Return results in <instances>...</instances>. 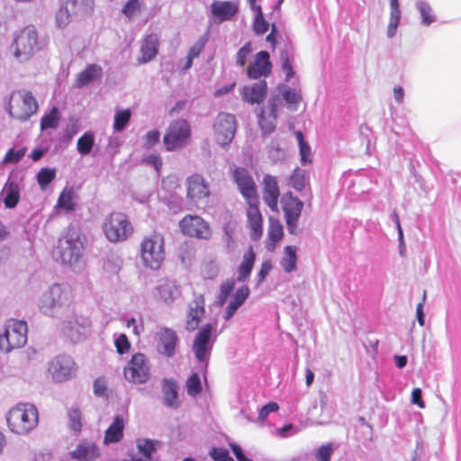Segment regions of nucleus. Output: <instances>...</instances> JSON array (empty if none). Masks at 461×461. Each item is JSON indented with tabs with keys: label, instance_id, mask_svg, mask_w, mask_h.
Here are the masks:
<instances>
[{
	"label": "nucleus",
	"instance_id": "nucleus-1",
	"mask_svg": "<svg viewBox=\"0 0 461 461\" xmlns=\"http://www.w3.org/2000/svg\"><path fill=\"white\" fill-rule=\"evenodd\" d=\"M85 240L80 228L69 224L59 238L57 246L52 251L53 258L65 265L77 263L84 251Z\"/></svg>",
	"mask_w": 461,
	"mask_h": 461
},
{
	"label": "nucleus",
	"instance_id": "nucleus-2",
	"mask_svg": "<svg viewBox=\"0 0 461 461\" xmlns=\"http://www.w3.org/2000/svg\"><path fill=\"white\" fill-rule=\"evenodd\" d=\"M6 422L12 432L19 435L27 434L38 425V410L31 403H18L8 411Z\"/></svg>",
	"mask_w": 461,
	"mask_h": 461
},
{
	"label": "nucleus",
	"instance_id": "nucleus-3",
	"mask_svg": "<svg viewBox=\"0 0 461 461\" xmlns=\"http://www.w3.org/2000/svg\"><path fill=\"white\" fill-rule=\"evenodd\" d=\"M72 302V288L68 285L54 284L41 295L39 307L43 313L55 315Z\"/></svg>",
	"mask_w": 461,
	"mask_h": 461
},
{
	"label": "nucleus",
	"instance_id": "nucleus-4",
	"mask_svg": "<svg viewBox=\"0 0 461 461\" xmlns=\"http://www.w3.org/2000/svg\"><path fill=\"white\" fill-rule=\"evenodd\" d=\"M140 258L143 265L153 270H158L165 259V240L161 233L153 231L145 236L140 242Z\"/></svg>",
	"mask_w": 461,
	"mask_h": 461
},
{
	"label": "nucleus",
	"instance_id": "nucleus-5",
	"mask_svg": "<svg viewBox=\"0 0 461 461\" xmlns=\"http://www.w3.org/2000/svg\"><path fill=\"white\" fill-rule=\"evenodd\" d=\"M38 110V102L31 91L19 89L11 94L8 113L12 118L19 122H26Z\"/></svg>",
	"mask_w": 461,
	"mask_h": 461
},
{
	"label": "nucleus",
	"instance_id": "nucleus-6",
	"mask_svg": "<svg viewBox=\"0 0 461 461\" xmlns=\"http://www.w3.org/2000/svg\"><path fill=\"white\" fill-rule=\"evenodd\" d=\"M103 230L109 241L117 243L126 240L133 228L124 213L113 212L104 220Z\"/></svg>",
	"mask_w": 461,
	"mask_h": 461
},
{
	"label": "nucleus",
	"instance_id": "nucleus-7",
	"mask_svg": "<svg viewBox=\"0 0 461 461\" xmlns=\"http://www.w3.org/2000/svg\"><path fill=\"white\" fill-rule=\"evenodd\" d=\"M37 45V31L32 26H26L14 35L11 49L18 60L25 61L34 54Z\"/></svg>",
	"mask_w": 461,
	"mask_h": 461
},
{
	"label": "nucleus",
	"instance_id": "nucleus-8",
	"mask_svg": "<svg viewBox=\"0 0 461 461\" xmlns=\"http://www.w3.org/2000/svg\"><path fill=\"white\" fill-rule=\"evenodd\" d=\"M27 342V324L23 321L10 320L0 335V351L8 353L23 347Z\"/></svg>",
	"mask_w": 461,
	"mask_h": 461
},
{
	"label": "nucleus",
	"instance_id": "nucleus-9",
	"mask_svg": "<svg viewBox=\"0 0 461 461\" xmlns=\"http://www.w3.org/2000/svg\"><path fill=\"white\" fill-rule=\"evenodd\" d=\"M191 136V127L185 119L173 121L163 137V143L167 151L181 149Z\"/></svg>",
	"mask_w": 461,
	"mask_h": 461
},
{
	"label": "nucleus",
	"instance_id": "nucleus-10",
	"mask_svg": "<svg viewBox=\"0 0 461 461\" xmlns=\"http://www.w3.org/2000/svg\"><path fill=\"white\" fill-rule=\"evenodd\" d=\"M183 235L197 240H208L212 236L210 223L198 214H186L178 222Z\"/></svg>",
	"mask_w": 461,
	"mask_h": 461
},
{
	"label": "nucleus",
	"instance_id": "nucleus-11",
	"mask_svg": "<svg viewBox=\"0 0 461 461\" xmlns=\"http://www.w3.org/2000/svg\"><path fill=\"white\" fill-rule=\"evenodd\" d=\"M93 3V0H60V6L56 14L58 26L65 28L74 18L87 13Z\"/></svg>",
	"mask_w": 461,
	"mask_h": 461
},
{
	"label": "nucleus",
	"instance_id": "nucleus-12",
	"mask_svg": "<svg viewBox=\"0 0 461 461\" xmlns=\"http://www.w3.org/2000/svg\"><path fill=\"white\" fill-rule=\"evenodd\" d=\"M124 378L132 384H145L150 377V368L146 356L135 353L123 368Z\"/></svg>",
	"mask_w": 461,
	"mask_h": 461
},
{
	"label": "nucleus",
	"instance_id": "nucleus-13",
	"mask_svg": "<svg viewBox=\"0 0 461 461\" xmlns=\"http://www.w3.org/2000/svg\"><path fill=\"white\" fill-rule=\"evenodd\" d=\"M237 129V121L233 114L220 113L215 118L213 131L217 142L228 146L233 140Z\"/></svg>",
	"mask_w": 461,
	"mask_h": 461
},
{
	"label": "nucleus",
	"instance_id": "nucleus-14",
	"mask_svg": "<svg viewBox=\"0 0 461 461\" xmlns=\"http://www.w3.org/2000/svg\"><path fill=\"white\" fill-rule=\"evenodd\" d=\"M259 199L255 202L248 201L245 209L246 227L249 230V237L253 241H258L264 232V220L259 209Z\"/></svg>",
	"mask_w": 461,
	"mask_h": 461
},
{
	"label": "nucleus",
	"instance_id": "nucleus-15",
	"mask_svg": "<svg viewBox=\"0 0 461 461\" xmlns=\"http://www.w3.org/2000/svg\"><path fill=\"white\" fill-rule=\"evenodd\" d=\"M213 331L212 323L205 324L195 335L193 342V351L198 361L207 362L212 348L210 339Z\"/></svg>",
	"mask_w": 461,
	"mask_h": 461
},
{
	"label": "nucleus",
	"instance_id": "nucleus-16",
	"mask_svg": "<svg viewBox=\"0 0 461 461\" xmlns=\"http://www.w3.org/2000/svg\"><path fill=\"white\" fill-rule=\"evenodd\" d=\"M186 198L189 202L198 203L210 196V188L204 177L193 174L185 180Z\"/></svg>",
	"mask_w": 461,
	"mask_h": 461
},
{
	"label": "nucleus",
	"instance_id": "nucleus-17",
	"mask_svg": "<svg viewBox=\"0 0 461 461\" xmlns=\"http://www.w3.org/2000/svg\"><path fill=\"white\" fill-rule=\"evenodd\" d=\"M232 176L246 202H255L256 199H258L256 183L248 169L240 167H236Z\"/></svg>",
	"mask_w": 461,
	"mask_h": 461
},
{
	"label": "nucleus",
	"instance_id": "nucleus-18",
	"mask_svg": "<svg viewBox=\"0 0 461 461\" xmlns=\"http://www.w3.org/2000/svg\"><path fill=\"white\" fill-rule=\"evenodd\" d=\"M270 55L266 50L258 52L253 60L247 66L246 74L250 79L267 77L272 72Z\"/></svg>",
	"mask_w": 461,
	"mask_h": 461
},
{
	"label": "nucleus",
	"instance_id": "nucleus-19",
	"mask_svg": "<svg viewBox=\"0 0 461 461\" xmlns=\"http://www.w3.org/2000/svg\"><path fill=\"white\" fill-rule=\"evenodd\" d=\"M205 314V299L203 294H194V298L188 306L185 321V330L194 331Z\"/></svg>",
	"mask_w": 461,
	"mask_h": 461
},
{
	"label": "nucleus",
	"instance_id": "nucleus-20",
	"mask_svg": "<svg viewBox=\"0 0 461 461\" xmlns=\"http://www.w3.org/2000/svg\"><path fill=\"white\" fill-rule=\"evenodd\" d=\"M262 195L264 203L274 212H279L278 201L280 189L276 176L265 175L262 181Z\"/></svg>",
	"mask_w": 461,
	"mask_h": 461
},
{
	"label": "nucleus",
	"instance_id": "nucleus-21",
	"mask_svg": "<svg viewBox=\"0 0 461 461\" xmlns=\"http://www.w3.org/2000/svg\"><path fill=\"white\" fill-rule=\"evenodd\" d=\"M267 95V83L266 80H259L249 85H245L240 89L242 101L251 105L261 104Z\"/></svg>",
	"mask_w": 461,
	"mask_h": 461
},
{
	"label": "nucleus",
	"instance_id": "nucleus-22",
	"mask_svg": "<svg viewBox=\"0 0 461 461\" xmlns=\"http://www.w3.org/2000/svg\"><path fill=\"white\" fill-rule=\"evenodd\" d=\"M157 337L158 351L167 357H173L179 342L176 332L173 329L163 327L158 331Z\"/></svg>",
	"mask_w": 461,
	"mask_h": 461
},
{
	"label": "nucleus",
	"instance_id": "nucleus-23",
	"mask_svg": "<svg viewBox=\"0 0 461 461\" xmlns=\"http://www.w3.org/2000/svg\"><path fill=\"white\" fill-rule=\"evenodd\" d=\"M181 294L180 287L169 279H161L155 287L154 296L164 303H172Z\"/></svg>",
	"mask_w": 461,
	"mask_h": 461
},
{
	"label": "nucleus",
	"instance_id": "nucleus-24",
	"mask_svg": "<svg viewBox=\"0 0 461 461\" xmlns=\"http://www.w3.org/2000/svg\"><path fill=\"white\" fill-rule=\"evenodd\" d=\"M73 370V361L68 356L55 357L49 366V371L54 379L62 381L68 379Z\"/></svg>",
	"mask_w": 461,
	"mask_h": 461
},
{
	"label": "nucleus",
	"instance_id": "nucleus-25",
	"mask_svg": "<svg viewBox=\"0 0 461 461\" xmlns=\"http://www.w3.org/2000/svg\"><path fill=\"white\" fill-rule=\"evenodd\" d=\"M159 41L156 33L147 35L140 46V56L138 61L140 64H145L154 59L158 51Z\"/></svg>",
	"mask_w": 461,
	"mask_h": 461
},
{
	"label": "nucleus",
	"instance_id": "nucleus-26",
	"mask_svg": "<svg viewBox=\"0 0 461 461\" xmlns=\"http://www.w3.org/2000/svg\"><path fill=\"white\" fill-rule=\"evenodd\" d=\"M103 75V68L97 64H89L75 78L74 87L83 88L89 84L100 79Z\"/></svg>",
	"mask_w": 461,
	"mask_h": 461
},
{
	"label": "nucleus",
	"instance_id": "nucleus-27",
	"mask_svg": "<svg viewBox=\"0 0 461 461\" xmlns=\"http://www.w3.org/2000/svg\"><path fill=\"white\" fill-rule=\"evenodd\" d=\"M281 204L285 218L300 217L303 203L297 197H294L291 192L283 194Z\"/></svg>",
	"mask_w": 461,
	"mask_h": 461
},
{
	"label": "nucleus",
	"instance_id": "nucleus-28",
	"mask_svg": "<svg viewBox=\"0 0 461 461\" xmlns=\"http://www.w3.org/2000/svg\"><path fill=\"white\" fill-rule=\"evenodd\" d=\"M284 238V227L279 220L269 217L267 229V249L269 251L275 250L277 244Z\"/></svg>",
	"mask_w": 461,
	"mask_h": 461
},
{
	"label": "nucleus",
	"instance_id": "nucleus-29",
	"mask_svg": "<svg viewBox=\"0 0 461 461\" xmlns=\"http://www.w3.org/2000/svg\"><path fill=\"white\" fill-rule=\"evenodd\" d=\"M212 14L220 19L226 21L231 19L238 12V5L230 1H214L211 5Z\"/></svg>",
	"mask_w": 461,
	"mask_h": 461
},
{
	"label": "nucleus",
	"instance_id": "nucleus-30",
	"mask_svg": "<svg viewBox=\"0 0 461 461\" xmlns=\"http://www.w3.org/2000/svg\"><path fill=\"white\" fill-rule=\"evenodd\" d=\"M124 427L123 417L117 415L104 432V443L108 445L121 441L123 438Z\"/></svg>",
	"mask_w": 461,
	"mask_h": 461
},
{
	"label": "nucleus",
	"instance_id": "nucleus-31",
	"mask_svg": "<svg viewBox=\"0 0 461 461\" xmlns=\"http://www.w3.org/2000/svg\"><path fill=\"white\" fill-rule=\"evenodd\" d=\"M256 261V253L251 245H249L243 255L242 261L238 267V276L237 280L239 282L246 281L253 269L254 264Z\"/></svg>",
	"mask_w": 461,
	"mask_h": 461
},
{
	"label": "nucleus",
	"instance_id": "nucleus-32",
	"mask_svg": "<svg viewBox=\"0 0 461 461\" xmlns=\"http://www.w3.org/2000/svg\"><path fill=\"white\" fill-rule=\"evenodd\" d=\"M70 455L79 461H93L99 456V452L95 444H79Z\"/></svg>",
	"mask_w": 461,
	"mask_h": 461
},
{
	"label": "nucleus",
	"instance_id": "nucleus-33",
	"mask_svg": "<svg viewBox=\"0 0 461 461\" xmlns=\"http://www.w3.org/2000/svg\"><path fill=\"white\" fill-rule=\"evenodd\" d=\"M249 294V289L247 285L239 288L234 295L233 300L229 303L226 308L224 319L230 320L236 311L245 303Z\"/></svg>",
	"mask_w": 461,
	"mask_h": 461
},
{
	"label": "nucleus",
	"instance_id": "nucleus-34",
	"mask_svg": "<svg viewBox=\"0 0 461 461\" xmlns=\"http://www.w3.org/2000/svg\"><path fill=\"white\" fill-rule=\"evenodd\" d=\"M76 197L77 193L73 186L65 187L59 196L57 205L68 212L74 211L77 207Z\"/></svg>",
	"mask_w": 461,
	"mask_h": 461
},
{
	"label": "nucleus",
	"instance_id": "nucleus-35",
	"mask_svg": "<svg viewBox=\"0 0 461 461\" xmlns=\"http://www.w3.org/2000/svg\"><path fill=\"white\" fill-rule=\"evenodd\" d=\"M297 249L295 246H285L284 249V256L281 259V267L286 273H292L296 270Z\"/></svg>",
	"mask_w": 461,
	"mask_h": 461
},
{
	"label": "nucleus",
	"instance_id": "nucleus-36",
	"mask_svg": "<svg viewBox=\"0 0 461 461\" xmlns=\"http://www.w3.org/2000/svg\"><path fill=\"white\" fill-rule=\"evenodd\" d=\"M279 90L282 95V98L287 104L288 108L290 110L296 111L299 103L303 100L301 93L287 86L279 87Z\"/></svg>",
	"mask_w": 461,
	"mask_h": 461
},
{
	"label": "nucleus",
	"instance_id": "nucleus-37",
	"mask_svg": "<svg viewBox=\"0 0 461 461\" xmlns=\"http://www.w3.org/2000/svg\"><path fill=\"white\" fill-rule=\"evenodd\" d=\"M5 197L4 199L5 206L8 209L14 208L20 200V188L19 185L12 181L8 182L5 185Z\"/></svg>",
	"mask_w": 461,
	"mask_h": 461
},
{
	"label": "nucleus",
	"instance_id": "nucleus-38",
	"mask_svg": "<svg viewBox=\"0 0 461 461\" xmlns=\"http://www.w3.org/2000/svg\"><path fill=\"white\" fill-rule=\"evenodd\" d=\"M68 427L74 433L77 434L82 430V412L77 407L70 408L68 411Z\"/></svg>",
	"mask_w": 461,
	"mask_h": 461
},
{
	"label": "nucleus",
	"instance_id": "nucleus-39",
	"mask_svg": "<svg viewBox=\"0 0 461 461\" xmlns=\"http://www.w3.org/2000/svg\"><path fill=\"white\" fill-rule=\"evenodd\" d=\"M60 113L59 109L54 106L49 113L44 114L41 119V130L56 129L60 121Z\"/></svg>",
	"mask_w": 461,
	"mask_h": 461
},
{
	"label": "nucleus",
	"instance_id": "nucleus-40",
	"mask_svg": "<svg viewBox=\"0 0 461 461\" xmlns=\"http://www.w3.org/2000/svg\"><path fill=\"white\" fill-rule=\"evenodd\" d=\"M164 403L168 407H177V387L173 381H168L163 387Z\"/></svg>",
	"mask_w": 461,
	"mask_h": 461
},
{
	"label": "nucleus",
	"instance_id": "nucleus-41",
	"mask_svg": "<svg viewBox=\"0 0 461 461\" xmlns=\"http://www.w3.org/2000/svg\"><path fill=\"white\" fill-rule=\"evenodd\" d=\"M158 445V441L153 439H143L139 441L137 447L140 453L143 456L141 458L146 460H159L158 458L152 456V455L157 451Z\"/></svg>",
	"mask_w": 461,
	"mask_h": 461
},
{
	"label": "nucleus",
	"instance_id": "nucleus-42",
	"mask_svg": "<svg viewBox=\"0 0 461 461\" xmlns=\"http://www.w3.org/2000/svg\"><path fill=\"white\" fill-rule=\"evenodd\" d=\"M95 144V136L91 131L85 132L77 142V149L81 155H87L91 152Z\"/></svg>",
	"mask_w": 461,
	"mask_h": 461
},
{
	"label": "nucleus",
	"instance_id": "nucleus-43",
	"mask_svg": "<svg viewBox=\"0 0 461 461\" xmlns=\"http://www.w3.org/2000/svg\"><path fill=\"white\" fill-rule=\"evenodd\" d=\"M122 266V259L117 256H111L104 262V271L107 277L118 276Z\"/></svg>",
	"mask_w": 461,
	"mask_h": 461
},
{
	"label": "nucleus",
	"instance_id": "nucleus-44",
	"mask_svg": "<svg viewBox=\"0 0 461 461\" xmlns=\"http://www.w3.org/2000/svg\"><path fill=\"white\" fill-rule=\"evenodd\" d=\"M91 326L89 318L78 315L75 316L73 321H69L67 329L69 332L75 331L77 334H81L86 329Z\"/></svg>",
	"mask_w": 461,
	"mask_h": 461
},
{
	"label": "nucleus",
	"instance_id": "nucleus-45",
	"mask_svg": "<svg viewBox=\"0 0 461 461\" xmlns=\"http://www.w3.org/2000/svg\"><path fill=\"white\" fill-rule=\"evenodd\" d=\"M142 5L140 0H129L123 6L122 13L128 19L132 20L140 14Z\"/></svg>",
	"mask_w": 461,
	"mask_h": 461
},
{
	"label": "nucleus",
	"instance_id": "nucleus-46",
	"mask_svg": "<svg viewBox=\"0 0 461 461\" xmlns=\"http://www.w3.org/2000/svg\"><path fill=\"white\" fill-rule=\"evenodd\" d=\"M131 113L129 109L118 111L114 115L113 131H121L129 123Z\"/></svg>",
	"mask_w": 461,
	"mask_h": 461
},
{
	"label": "nucleus",
	"instance_id": "nucleus-47",
	"mask_svg": "<svg viewBox=\"0 0 461 461\" xmlns=\"http://www.w3.org/2000/svg\"><path fill=\"white\" fill-rule=\"evenodd\" d=\"M186 393L190 396H196L202 390V384L197 373L192 374L186 380Z\"/></svg>",
	"mask_w": 461,
	"mask_h": 461
},
{
	"label": "nucleus",
	"instance_id": "nucleus-48",
	"mask_svg": "<svg viewBox=\"0 0 461 461\" xmlns=\"http://www.w3.org/2000/svg\"><path fill=\"white\" fill-rule=\"evenodd\" d=\"M276 120L277 118L275 116L269 114L268 116H266L264 110H262L258 114V124L261 130L266 133H270L275 130Z\"/></svg>",
	"mask_w": 461,
	"mask_h": 461
},
{
	"label": "nucleus",
	"instance_id": "nucleus-49",
	"mask_svg": "<svg viewBox=\"0 0 461 461\" xmlns=\"http://www.w3.org/2000/svg\"><path fill=\"white\" fill-rule=\"evenodd\" d=\"M253 51L252 43L250 41L246 42L236 54V64L239 67H245L248 59Z\"/></svg>",
	"mask_w": 461,
	"mask_h": 461
},
{
	"label": "nucleus",
	"instance_id": "nucleus-50",
	"mask_svg": "<svg viewBox=\"0 0 461 461\" xmlns=\"http://www.w3.org/2000/svg\"><path fill=\"white\" fill-rule=\"evenodd\" d=\"M289 185L298 191L303 190L305 186V171L300 168L294 169L290 176Z\"/></svg>",
	"mask_w": 461,
	"mask_h": 461
},
{
	"label": "nucleus",
	"instance_id": "nucleus-51",
	"mask_svg": "<svg viewBox=\"0 0 461 461\" xmlns=\"http://www.w3.org/2000/svg\"><path fill=\"white\" fill-rule=\"evenodd\" d=\"M56 177V170L54 168H42L37 174V181L41 188H45Z\"/></svg>",
	"mask_w": 461,
	"mask_h": 461
},
{
	"label": "nucleus",
	"instance_id": "nucleus-52",
	"mask_svg": "<svg viewBox=\"0 0 461 461\" xmlns=\"http://www.w3.org/2000/svg\"><path fill=\"white\" fill-rule=\"evenodd\" d=\"M417 8L422 18V24L428 26L434 22V15L429 4L420 1L417 4Z\"/></svg>",
	"mask_w": 461,
	"mask_h": 461
},
{
	"label": "nucleus",
	"instance_id": "nucleus-53",
	"mask_svg": "<svg viewBox=\"0 0 461 461\" xmlns=\"http://www.w3.org/2000/svg\"><path fill=\"white\" fill-rule=\"evenodd\" d=\"M235 286V282L233 280H227L225 283L221 285L220 293L218 295V303L220 305H223L230 294L232 293Z\"/></svg>",
	"mask_w": 461,
	"mask_h": 461
},
{
	"label": "nucleus",
	"instance_id": "nucleus-54",
	"mask_svg": "<svg viewBox=\"0 0 461 461\" xmlns=\"http://www.w3.org/2000/svg\"><path fill=\"white\" fill-rule=\"evenodd\" d=\"M253 29L258 35L264 34L268 30V23L263 17L260 6H258V14L256 15Z\"/></svg>",
	"mask_w": 461,
	"mask_h": 461
},
{
	"label": "nucleus",
	"instance_id": "nucleus-55",
	"mask_svg": "<svg viewBox=\"0 0 461 461\" xmlns=\"http://www.w3.org/2000/svg\"><path fill=\"white\" fill-rule=\"evenodd\" d=\"M107 381L104 376L96 378L94 382V393L97 397H107Z\"/></svg>",
	"mask_w": 461,
	"mask_h": 461
},
{
	"label": "nucleus",
	"instance_id": "nucleus-56",
	"mask_svg": "<svg viewBox=\"0 0 461 461\" xmlns=\"http://www.w3.org/2000/svg\"><path fill=\"white\" fill-rule=\"evenodd\" d=\"M282 69L285 72V80L289 81L294 75L293 66L286 51L281 53Z\"/></svg>",
	"mask_w": 461,
	"mask_h": 461
},
{
	"label": "nucleus",
	"instance_id": "nucleus-57",
	"mask_svg": "<svg viewBox=\"0 0 461 461\" xmlns=\"http://www.w3.org/2000/svg\"><path fill=\"white\" fill-rule=\"evenodd\" d=\"M210 456L214 461H233L229 456V451L221 447H212Z\"/></svg>",
	"mask_w": 461,
	"mask_h": 461
},
{
	"label": "nucleus",
	"instance_id": "nucleus-58",
	"mask_svg": "<svg viewBox=\"0 0 461 461\" xmlns=\"http://www.w3.org/2000/svg\"><path fill=\"white\" fill-rule=\"evenodd\" d=\"M116 350L119 354L122 355L128 352L131 348V343L125 334H121L115 340Z\"/></svg>",
	"mask_w": 461,
	"mask_h": 461
},
{
	"label": "nucleus",
	"instance_id": "nucleus-59",
	"mask_svg": "<svg viewBox=\"0 0 461 461\" xmlns=\"http://www.w3.org/2000/svg\"><path fill=\"white\" fill-rule=\"evenodd\" d=\"M160 140V132L158 130H152L147 132L144 137V146L150 149L155 146Z\"/></svg>",
	"mask_w": 461,
	"mask_h": 461
},
{
	"label": "nucleus",
	"instance_id": "nucleus-60",
	"mask_svg": "<svg viewBox=\"0 0 461 461\" xmlns=\"http://www.w3.org/2000/svg\"><path fill=\"white\" fill-rule=\"evenodd\" d=\"M207 41L206 36H202L189 50V56H191V58H197L203 50Z\"/></svg>",
	"mask_w": 461,
	"mask_h": 461
},
{
	"label": "nucleus",
	"instance_id": "nucleus-61",
	"mask_svg": "<svg viewBox=\"0 0 461 461\" xmlns=\"http://www.w3.org/2000/svg\"><path fill=\"white\" fill-rule=\"evenodd\" d=\"M279 409L278 404L276 402H269L265 404L258 412V419L265 420L271 412L277 411Z\"/></svg>",
	"mask_w": 461,
	"mask_h": 461
},
{
	"label": "nucleus",
	"instance_id": "nucleus-62",
	"mask_svg": "<svg viewBox=\"0 0 461 461\" xmlns=\"http://www.w3.org/2000/svg\"><path fill=\"white\" fill-rule=\"evenodd\" d=\"M271 270L272 261L270 259L263 261L258 274V282L262 283L265 280V278L268 276Z\"/></svg>",
	"mask_w": 461,
	"mask_h": 461
},
{
	"label": "nucleus",
	"instance_id": "nucleus-63",
	"mask_svg": "<svg viewBox=\"0 0 461 461\" xmlns=\"http://www.w3.org/2000/svg\"><path fill=\"white\" fill-rule=\"evenodd\" d=\"M24 149H19L15 151L14 149H10L5 156L4 162H18L24 156Z\"/></svg>",
	"mask_w": 461,
	"mask_h": 461
},
{
	"label": "nucleus",
	"instance_id": "nucleus-64",
	"mask_svg": "<svg viewBox=\"0 0 461 461\" xmlns=\"http://www.w3.org/2000/svg\"><path fill=\"white\" fill-rule=\"evenodd\" d=\"M332 448L330 445H323L318 448L317 459L319 461H330Z\"/></svg>",
	"mask_w": 461,
	"mask_h": 461
}]
</instances>
